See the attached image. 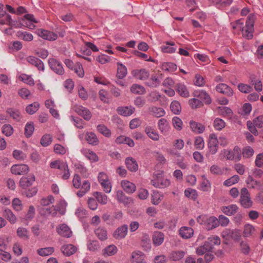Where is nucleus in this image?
Segmentation results:
<instances>
[{
    "instance_id": "c03bdc74",
    "label": "nucleus",
    "mask_w": 263,
    "mask_h": 263,
    "mask_svg": "<svg viewBox=\"0 0 263 263\" xmlns=\"http://www.w3.org/2000/svg\"><path fill=\"white\" fill-rule=\"evenodd\" d=\"M11 240V238L10 236L5 235H0V251L6 250L8 243H9Z\"/></svg>"
},
{
    "instance_id": "0e129e2a",
    "label": "nucleus",
    "mask_w": 263,
    "mask_h": 263,
    "mask_svg": "<svg viewBox=\"0 0 263 263\" xmlns=\"http://www.w3.org/2000/svg\"><path fill=\"white\" fill-rule=\"evenodd\" d=\"M190 106L192 108L196 109L203 106V103L197 98L191 99L189 101Z\"/></svg>"
},
{
    "instance_id": "9b49d317",
    "label": "nucleus",
    "mask_w": 263,
    "mask_h": 263,
    "mask_svg": "<svg viewBox=\"0 0 263 263\" xmlns=\"http://www.w3.org/2000/svg\"><path fill=\"white\" fill-rule=\"evenodd\" d=\"M73 109L87 121L89 120L91 118V114L89 110L81 105H75L73 107Z\"/></svg>"
},
{
    "instance_id": "6ab92c4d",
    "label": "nucleus",
    "mask_w": 263,
    "mask_h": 263,
    "mask_svg": "<svg viewBox=\"0 0 263 263\" xmlns=\"http://www.w3.org/2000/svg\"><path fill=\"white\" fill-rule=\"evenodd\" d=\"M26 60L29 64L35 66L39 70H44V63L39 59L33 56H28L26 58Z\"/></svg>"
},
{
    "instance_id": "ea45409f",
    "label": "nucleus",
    "mask_w": 263,
    "mask_h": 263,
    "mask_svg": "<svg viewBox=\"0 0 263 263\" xmlns=\"http://www.w3.org/2000/svg\"><path fill=\"white\" fill-rule=\"evenodd\" d=\"M190 125L192 131L195 133L200 134L204 131V126L200 123H198L195 121H191L190 122Z\"/></svg>"
},
{
    "instance_id": "09e8293b",
    "label": "nucleus",
    "mask_w": 263,
    "mask_h": 263,
    "mask_svg": "<svg viewBox=\"0 0 263 263\" xmlns=\"http://www.w3.org/2000/svg\"><path fill=\"white\" fill-rule=\"evenodd\" d=\"M54 251L53 247H49L41 248L37 250L38 254L41 256H46L52 254Z\"/></svg>"
},
{
    "instance_id": "c85d7f7f",
    "label": "nucleus",
    "mask_w": 263,
    "mask_h": 263,
    "mask_svg": "<svg viewBox=\"0 0 263 263\" xmlns=\"http://www.w3.org/2000/svg\"><path fill=\"white\" fill-rule=\"evenodd\" d=\"M175 43L174 42H166L165 45L161 47V51L163 53H173L176 51L177 48L174 47Z\"/></svg>"
},
{
    "instance_id": "aec40b11",
    "label": "nucleus",
    "mask_w": 263,
    "mask_h": 263,
    "mask_svg": "<svg viewBox=\"0 0 263 263\" xmlns=\"http://www.w3.org/2000/svg\"><path fill=\"white\" fill-rule=\"evenodd\" d=\"M82 154L91 162H96L99 160V157L94 152L88 148H83Z\"/></svg>"
},
{
    "instance_id": "cd10ccee",
    "label": "nucleus",
    "mask_w": 263,
    "mask_h": 263,
    "mask_svg": "<svg viewBox=\"0 0 263 263\" xmlns=\"http://www.w3.org/2000/svg\"><path fill=\"white\" fill-rule=\"evenodd\" d=\"M127 226L123 225L118 228L114 233V237L116 239H122L124 238L127 235Z\"/></svg>"
},
{
    "instance_id": "37998d69",
    "label": "nucleus",
    "mask_w": 263,
    "mask_h": 263,
    "mask_svg": "<svg viewBox=\"0 0 263 263\" xmlns=\"http://www.w3.org/2000/svg\"><path fill=\"white\" fill-rule=\"evenodd\" d=\"M218 112L219 115L225 118H231L233 115L231 109L227 107H219Z\"/></svg>"
},
{
    "instance_id": "72a5a7b5",
    "label": "nucleus",
    "mask_w": 263,
    "mask_h": 263,
    "mask_svg": "<svg viewBox=\"0 0 263 263\" xmlns=\"http://www.w3.org/2000/svg\"><path fill=\"white\" fill-rule=\"evenodd\" d=\"M125 164L129 171L136 172L138 170V165L135 159L130 157L126 158Z\"/></svg>"
},
{
    "instance_id": "338daca9",
    "label": "nucleus",
    "mask_w": 263,
    "mask_h": 263,
    "mask_svg": "<svg viewBox=\"0 0 263 263\" xmlns=\"http://www.w3.org/2000/svg\"><path fill=\"white\" fill-rule=\"evenodd\" d=\"M74 166L76 170V171L77 173H81L84 176L86 177L87 175V169L84 166L81 164L79 162L76 163L74 164Z\"/></svg>"
},
{
    "instance_id": "603ef678",
    "label": "nucleus",
    "mask_w": 263,
    "mask_h": 263,
    "mask_svg": "<svg viewBox=\"0 0 263 263\" xmlns=\"http://www.w3.org/2000/svg\"><path fill=\"white\" fill-rule=\"evenodd\" d=\"M52 141V137L50 134H46L44 135L40 140L41 144L44 147L49 145Z\"/></svg>"
},
{
    "instance_id": "412c9836",
    "label": "nucleus",
    "mask_w": 263,
    "mask_h": 263,
    "mask_svg": "<svg viewBox=\"0 0 263 263\" xmlns=\"http://www.w3.org/2000/svg\"><path fill=\"white\" fill-rule=\"evenodd\" d=\"M216 91L228 96H232L233 95L232 89L228 85L224 83H220L216 87Z\"/></svg>"
},
{
    "instance_id": "774afa93",
    "label": "nucleus",
    "mask_w": 263,
    "mask_h": 263,
    "mask_svg": "<svg viewBox=\"0 0 263 263\" xmlns=\"http://www.w3.org/2000/svg\"><path fill=\"white\" fill-rule=\"evenodd\" d=\"M39 106L40 105L37 102H34L26 107V111L29 114L32 115L39 109Z\"/></svg>"
},
{
    "instance_id": "39448f33",
    "label": "nucleus",
    "mask_w": 263,
    "mask_h": 263,
    "mask_svg": "<svg viewBox=\"0 0 263 263\" xmlns=\"http://www.w3.org/2000/svg\"><path fill=\"white\" fill-rule=\"evenodd\" d=\"M197 221L200 224H205L206 229L209 230L216 228L219 226L218 220L215 216L208 217L202 215L197 217Z\"/></svg>"
},
{
    "instance_id": "8fccbe9b",
    "label": "nucleus",
    "mask_w": 263,
    "mask_h": 263,
    "mask_svg": "<svg viewBox=\"0 0 263 263\" xmlns=\"http://www.w3.org/2000/svg\"><path fill=\"white\" fill-rule=\"evenodd\" d=\"M17 235L24 240H28L29 238V232L27 229L19 227L16 231Z\"/></svg>"
},
{
    "instance_id": "f257e3e1",
    "label": "nucleus",
    "mask_w": 263,
    "mask_h": 263,
    "mask_svg": "<svg viewBox=\"0 0 263 263\" xmlns=\"http://www.w3.org/2000/svg\"><path fill=\"white\" fill-rule=\"evenodd\" d=\"M255 20V16L251 14L247 17L245 26H243V21L241 19L231 23V26L233 29V32L238 34L241 33L243 37L248 39H251L253 37Z\"/></svg>"
},
{
    "instance_id": "7c9ffc66",
    "label": "nucleus",
    "mask_w": 263,
    "mask_h": 263,
    "mask_svg": "<svg viewBox=\"0 0 263 263\" xmlns=\"http://www.w3.org/2000/svg\"><path fill=\"white\" fill-rule=\"evenodd\" d=\"M132 74L136 78L142 80H146L149 77L148 71L144 69L134 70Z\"/></svg>"
},
{
    "instance_id": "79ce46f5",
    "label": "nucleus",
    "mask_w": 263,
    "mask_h": 263,
    "mask_svg": "<svg viewBox=\"0 0 263 263\" xmlns=\"http://www.w3.org/2000/svg\"><path fill=\"white\" fill-rule=\"evenodd\" d=\"M127 73V70L125 66L120 63H117V76L119 79L124 78Z\"/></svg>"
},
{
    "instance_id": "49530a36",
    "label": "nucleus",
    "mask_w": 263,
    "mask_h": 263,
    "mask_svg": "<svg viewBox=\"0 0 263 263\" xmlns=\"http://www.w3.org/2000/svg\"><path fill=\"white\" fill-rule=\"evenodd\" d=\"M24 134L27 138H30L34 130V124L32 122H28L26 123L24 129Z\"/></svg>"
},
{
    "instance_id": "3c124183",
    "label": "nucleus",
    "mask_w": 263,
    "mask_h": 263,
    "mask_svg": "<svg viewBox=\"0 0 263 263\" xmlns=\"http://www.w3.org/2000/svg\"><path fill=\"white\" fill-rule=\"evenodd\" d=\"M185 196L189 199L195 200L198 197V193L196 190L187 188L184 191Z\"/></svg>"
},
{
    "instance_id": "c756f323",
    "label": "nucleus",
    "mask_w": 263,
    "mask_h": 263,
    "mask_svg": "<svg viewBox=\"0 0 263 263\" xmlns=\"http://www.w3.org/2000/svg\"><path fill=\"white\" fill-rule=\"evenodd\" d=\"M77 248L71 245H65L61 247V251L63 254L67 256H70L76 252Z\"/></svg>"
},
{
    "instance_id": "473e14b6",
    "label": "nucleus",
    "mask_w": 263,
    "mask_h": 263,
    "mask_svg": "<svg viewBox=\"0 0 263 263\" xmlns=\"http://www.w3.org/2000/svg\"><path fill=\"white\" fill-rule=\"evenodd\" d=\"M135 110V108L132 106H124L118 107L117 112L119 114L125 117L130 116Z\"/></svg>"
},
{
    "instance_id": "69168bd1",
    "label": "nucleus",
    "mask_w": 263,
    "mask_h": 263,
    "mask_svg": "<svg viewBox=\"0 0 263 263\" xmlns=\"http://www.w3.org/2000/svg\"><path fill=\"white\" fill-rule=\"evenodd\" d=\"M194 146L198 149H202L204 148V141L202 137L201 136L195 137Z\"/></svg>"
},
{
    "instance_id": "7ed1b4c3",
    "label": "nucleus",
    "mask_w": 263,
    "mask_h": 263,
    "mask_svg": "<svg viewBox=\"0 0 263 263\" xmlns=\"http://www.w3.org/2000/svg\"><path fill=\"white\" fill-rule=\"evenodd\" d=\"M220 154L229 160L239 161L241 159V150L238 146H234L233 149H224Z\"/></svg>"
},
{
    "instance_id": "2eb2a0df",
    "label": "nucleus",
    "mask_w": 263,
    "mask_h": 263,
    "mask_svg": "<svg viewBox=\"0 0 263 263\" xmlns=\"http://www.w3.org/2000/svg\"><path fill=\"white\" fill-rule=\"evenodd\" d=\"M22 21L24 25L30 29H33L35 27L34 24L38 22L31 14H25Z\"/></svg>"
},
{
    "instance_id": "052dcab7",
    "label": "nucleus",
    "mask_w": 263,
    "mask_h": 263,
    "mask_svg": "<svg viewBox=\"0 0 263 263\" xmlns=\"http://www.w3.org/2000/svg\"><path fill=\"white\" fill-rule=\"evenodd\" d=\"M132 258L133 261H135L137 263L141 260H144L145 255L142 252L136 251L132 253Z\"/></svg>"
},
{
    "instance_id": "6e6552de",
    "label": "nucleus",
    "mask_w": 263,
    "mask_h": 263,
    "mask_svg": "<svg viewBox=\"0 0 263 263\" xmlns=\"http://www.w3.org/2000/svg\"><path fill=\"white\" fill-rule=\"evenodd\" d=\"M219 141L217 135L212 133L209 135L208 140V148L210 154L214 155L217 152Z\"/></svg>"
},
{
    "instance_id": "9d476101",
    "label": "nucleus",
    "mask_w": 263,
    "mask_h": 263,
    "mask_svg": "<svg viewBox=\"0 0 263 263\" xmlns=\"http://www.w3.org/2000/svg\"><path fill=\"white\" fill-rule=\"evenodd\" d=\"M29 171V166L25 164L13 165L11 167V173L15 175H22L27 174Z\"/></svg>"
},
{
    "instance_id": "ddd939ff",
    "label": "nucleus",
    "mask_w": 263,
    "mask_h": 263,
    "mask_svg": "<svg viewBox=\"0 0 263 263\" xmlns=\"http://www.w3.org/2000/svg\"><path fill=\"white\" fill-rule=\"evenodd\" d=\"M37 34L43 39L50 41H55L58 37L56 33L43 29H38Z\"/></svg>"
},
{
    "instance_id": "2f4dec72",
    "label": "nucleus",
    "mask_w": 263,
    "mask_h": 263,
    "mask_svg": "<svg viewBox=\"0 0 263 263\" xmlns=\"http://www.w3.org/2000/svg\"><path fill=\"white\" fill-rule=\"evenodd\" d=\"M158 128L163 134H166L169 131L170 127L167 121L163 118L160 119L158 123Z\"/></svg>"
},
{
    "instance_id": "f8f14e48",
    "label": "nucleus",
    "mask_w": 263,
    "mask_h": 263,
    "mask_svg": "<svg viewBox=\"0 0 263 263\" xmlns=\"http://www.w3.org/2000/svg\"><path fill=\"white\" fill-rule=\"evenodd\" d=\"M56 230L58 234L63 237L69 238L72 234V232L70 228L65 223L58 225L57 227Z\"/></svg>"
},
{
    "instance_id": "f03ea898",
    "label": "nucleus",
    "mask_w": 263,
    "mask_h": 263,
    "mask_svg": "<svg viewBox=\"0 0 263 263\" xmlns=\"http://www.w3.org/2000/svg\"><path fill=\"white\" fill-rule=\"evenodd\" d=\"M170 180L164 177L163 171H159L154 174L151 184L155 187L164 189L170 185Z\"/></svg>"
},
{
    "instance_id": "bb28decb",
    "label": "nucleus",
    "mask_w": 263,
    "mask_h": 263,
    "mask_svg": "<svg viewBox=\"0 0 263 263\" xmlns=\"http://www.w3.org/2000/svg\"><path fill=\"white\" fill-rule=\"evenodd\" d=\"M176 92L182 97L187 98L190 96L186 86L183 83H178L175 86Z\"/></svg>"
},
{
    "instance_id": "864d4df0",
    "label": "nucleus",
    "mask_w": 263,
    "mask_h": 263,
    "mask_svg": "<svg viewBox=\"0 0 263 263\" xmlns=\"http://www.w3.org/2000/svg\"><path fill=\"white\" fill-rule=\"evenodd\" d=\"M3 215L9 220L11 223L14 224L16 222V217L10 210H5Z\"/></svg>"
},
{
    "instance_id": "a18cd8bd",
    "label": "nucleus",
    "mask_w": 263,
    "mask_h": 263,
    "mask_svg": "<svg viewBox=\"0 0 263 263\" xmlns=\"http://www.w3.org/2000/svg\"><path fill=\"white\" fill-rule=\"evenodd\" d=\"M226 122L219 118H216L213 121V126L216 130L220 131L226 126Z\"/></svg>"
},
{
    "instance_id": "58836bf2",
    "label": "nucleus",
    "mask_w": 263,
    "mask_h": 263,
    "mask_svg": "<svg viewBox=\"0 0 263 263\" xmlns=\"http://www.w3.org/2000/svg\"><path fill=\"white\" fill-rule=\"evenodd\" d=\"M7 114L15 121H20L21 115L18 110L13 108H10L7 110Z\"/></svg>"
},
{
    "instance_id": "4be33fe9",
    "label": "nucleus",
    "mask_w": 263,
    "mask_h": 263,
    "mask_svg": "<svg viewBox=\"0 0 263 263\" xmlns=\"http://www.w3.org/2000/svg\"><path fill=\"white\" fill-rule=\"evenodd\" d=\"M198 189L203 192H210L211 190V183L203 175L201 176V180L199 183Z\"/></svg>"
},
{
    "instance_id": "680f3d73",
    "label": "nucleus",
    "mask_w": 263,
    "mask_h": 263,
    "mask_svg": "<svg viewBox=\"0 0 263 263\" xmlns=\"http://www.w3.org/2000/svg\"><path fill=\"white\" fill-rule=\"evenodd\" d=\"M95 234L101 240H105L107 238V232L103 228H99L95 231Z\"/></svg>"
},
{
    "instance_id": "393cba45",
    "label": "nucleus",
    "mask_w": 263,
    "mask_h": 263,
    "mask_svg": "<svg viewBox=\"0 0 263 263\" xmlns=\"http://www.w3.org/2000/svg\"><path fill=\"white\" fill-rule=\"evenodd\" d=\"M179 235L183 239H189L194 235L192 228L187 227H182L179 230Z\"/></svg>"
},
{
    "instance_id": "6e6d98bb",
    "label": "nucleus",
    "mask_w": 263,
    "mask_h": 263,
    "mask_svg": "<svg viewBox=\"0 0 263 263\" xmlns=\"http://www.w3.org/2000/svg\"><path fill=\"white\" fill-rule=\"evenodd\" d=\"M185 255V252L183 251H174L171 253L170 258L174 261L179 260Z\"/></svg>"
},
{
    "instance_id": "20e7f679",
    "label": "nucleus",
    "mask_w": 263,
    "mask_h": 263,
    "mask_svg": "<svg viewBox=\"0 0 263 263\" xmlns=\"http://www.w3.org/2000/svg\"><path fill=\"white\" fill-rule=\"evenodd\" d=\"M210 241H213V243L217 245V246L219 245L221 242L220 239L218 236L210 237L203 246H200L196 249V253L198 255H202L207 252L211 251L213 249V245L211 244L209 245Z\"/></svg>"
},
{
    "instance_id": "bf43d9fd",
    "label": "nucleus",
    "mask_w": 263,
    "mask_h": 263,
    "mask_svg": "<svg viewBox=\"0 0 263 263\" xmlns=\"http://www.w3.org/2000/svg\"><path fill=\"white\" fill-rule=\"evenodd\" d=\"M94 196L97 199V201L102 204H105L107 203L108 199L107 196L100 192H96Z\"/></svg>"
},
{
    "instance_id": "5701e85b",
    "label": "nucleus",
    "mask_w": 263,
    "mask_h": 263,
    "mask_svg": "<svg viewBox=\"0 0 263 263\" xmlns=\"http://www.w3.org/2000/svg\"><path fill=\"white\" fill-rule=\"evenodd\" d=\"M238 206L236 204H234L221 207V211L228 216H231L235 214L238 212Z\"/></svg>"
},
{
    "instance_id": "f3484780",
    "label": "nucleus",
    "mask_w": 263,
    "mask_h": 263,
    "mask_svg": "<svg viewBox=\"0 0 263 263\" xmlns=\"http://www.w3.org/2000/svg\"><path fill=\"white\" fill-rule=\"evenodd\" d=\"M193 94L195 98H197L199 100L200 99L206 104H209L211 102V98L205 91L200 90H195Z\"/></svg>"
},
{
    "instance_id": "4c0bfd02",
    "label": "nucleus",
    "mask_w": 263,
    "mask_h": 263,
    "mask_svg": "<svg viewBox=\"0 0 263 263\" xmlns=\"http://www.w3.org/2000/svg\"><path fill=\"white\" fill-rule=\"evenodd\" d=\"M118 250V249L115 245H110L103 250L102 254L104 256H112L116 254Z\"/></svg>"
},
{
    "instance_id": "423d86ee",
    "label": "nucleus",
    "mask_w": 263,
    "mask_h": 263,
    "mask_svg": "<svg viewBox=\"0 0 263 263\" xmlns=\"http://www.w3.org/2000/svg\"><path fill=\"white\" fill-rule=\"evenodd\" d=\"M98 180L104 191L109 193L111 191L112 185L108 175L104 172H100L98 174Z\"/></svg>"
},
{
    "instance_id": "4d7b16f0",
    "label": "nucleus",
    "mask_w": 263,
    "mask_h": 263,
    "mask_svg": "<svg viewBox=\"0 0 263 263\" xmlns=\"http://www.w3.org/2000/svg\"><path fill=\"white\" fill-rule=\"evenodd\" d=\"M170 108L174 114H179L181 110V106L180 103L177 101H173L171 105Z\"/></svg>"
},
{
    "instance_id": "e433bc0d",
    "label": "nucleus",
    "mask_w": 263,
    "mask_h": 263,
    "mask_svg": "<svg viewBox=\"0 0 263 263\" xmlns=\"http://www.w3.org/2000/svg\"><path fill=\"white\" fill-rule=\"evenodd\" d=\"M145 132L147 136L154 141H158L159 139V135L157 132L150 126H147L145 128Z\"/></svg>"
},
{
    "instance_id": "5fc2aeb1",
    "label": "nucleus",
    "mask_w": 263,
    "mask_h": 263,
    "mask_svg": "<svg viewBox=\"0 0 263 263\" xmlns=\"http://www.w3.org/2000/svg\"><path fill=\"white\" fill-rule=\"evenodd\" d=\"M19 79L24 83L30 86H33L34 85V80L30 75L23 73L20 76Z\"/></svg>"
},
{
    "instance_id": "b1692460",
    "label": "nucleus",
    "mask_w": 263,
    "mask_h": 263,
    "mask_svg": "<svg viewBox=\"0 0 263 263\" xmlns=\"http://www.w3.org/2000/svg\"><path fill=\"white\" fill-rule=\"evenodd\" d=\"M149 114L156 118L163 117L165 114V111L162 107L153 106L148 108Z\"/></svg>"
},
{
    "instance_id": "e2e57ef3",
    "label": "nucleus",
    "mask_w": 263,
    "mask_h": 263,
    "mask_svg": "<svg viewBox=\"0 0 263 263\" xmlns=\"http://www.w3.org/2000/svg\"><path fill=\"white\" fill-rule=\"evenodd\" d=\"M132 92L136 94H143L145 92V88L141 85L135 84L130 88Z\"/></svg>"
},
{
    "instance_id": "f704fd0d",
    "label": "nucleus",
    "mask_w": 263,
    "mask_h": 263,
    "mask_svg": "<svg viewBox=\"0 0 263 263\" xmlns=\"http://www.w3.org/2000/svg\"><path fill=\"white\" fill-rule=\"evenodd\" d=\"M85 138L89 144L97 145L99 143V140L94 133L87 132L86 134Z\"/></svg>"
},
{
    "instance_id": "0eeeda50",
    "label": "nucleus",
    "mask_w": 263,
    "mask_h": 263,
    "mask_svg": "<svg viewBox=\"0 0 263 263\" xmlns=\"http://www.w3.org/2000/svg\"><path fill=\"white\" fill-rule=\"evenodd\" d=\"M240 203L245 208H250L252 205V201L251 199L250 194L248 190L243 187L241 190Z\"/></svg>"
},
{
    "instance_id": "a19ab883",
    "label": "nucleus",
    "mask_w": 263,
    "mask_h": 263,
    "mask_svg": "<svg viewBox=\"0 0 263 263\" xmlns=\"http://www.w3.org/2000/svg\"><path fill=\"white\" fill-rule=\"evenodd\" d=\"M256 230L255 228L250 224H246L244 226L243 232V236L245 237H250L255 234Z\"/></svg>"
},
{
    "instance_id": "13d9d810",
    "label": "nucleus",
    "mask_w": 263,
    "mask_h": 263,
    "mask_svg": "<svg viewBox=\"0 0 263 263\" xmlns=\"http://www.w3.org/2000/svg\"><path fill=\"white\" fill-rule=\"evenodd\" d=\"M98 131L106 137H109L111 136L110 130L104 125L100 124L97 127Z\"/></svg>"
},
{
    "instance_id": "dca6fc26",
    "label": "nucleus",
    "mask_w": 263,
    "mask_h": 263,
    "mask_svg": "<svg viewBox=\"0 0 263 263\" xmlns=\"http://www.w3.org/2000/svg\"><path fill=\"white\" fill-rule=\"evenodd\" d=\"M121 186L122 189L127 194H133L136 190V185L127 180H123L121 181Z\"/></svg>"
},
{
    "instance_id": "a878e982",
    "label": "nucleus",
    "mask_w": 263,
    "mask_h": 263,
    "mask_svg": "<svg viewBox=\"0 0 263 263\" xmlns=\"http://www.w3.org/2000/svg\"><path fill=\"white\" fill-rule=\"evenodd\" d=\"M164 235L163 233L159 231H155L152 236L153 245L156 246H160L164 241Z\"/></svg>"
},
{
    "instance_id": "c9c22d12",
    "label": "nucleus",
    "mask_w": 263,
    "mask_h": 263,
    "mask_svg": "<svg viewBox=\"0 0 263 263\" xmlns=\"http://www.w3.org/2000/svg\"><path fill=\"white\" fill-rule=\"evenodd\" d=\"M161 68L162 70L173 72L177 70V66L173 62H163L161 64Z\"/></svg>"
},
{
    "instance_id": "de8ad7c7",
    "label": "nucleus",
    "mask_w": 263,
    "mask_h": 263,
    "mask_svg": "<svg viewBox=\"0 0 263 263\" xmlns=\"http://www.w3.org/2000/svg\"><path fill=\"white\" fill-rule=\"evenodd\" d=\"M16 35L19 39L26 42H30L33 39V35L27 32L18 31Z\"/></svg>"
},
{
    "instance_id": "1a4fd4ad",
    "label": "nucleus",
    "mask_w": 263,
    "mask_h": 263,
    "mask_svg": "<svg viewBox=\"0 0 263 263\" xmlns=\"http://www.w3.org/2000/svg\"><path fill=\"white\" fill-rule=\"evenodd\" d=\"M48 64L50 68L56 73L62 75L64 73V69L62 64L54 58H50L48 60Z\"/></svg>"
},
{
    "instance_id": "4468645a",
    "label": "nucleus",
    "mask_w": 263,
    "mask_h": 263,
    "mask_svg": "<svg viewBox=\"0 0 263 263\" xmlns=\"http://www.w3.org/2000/svg\"><path fill=\"white\" fill-rule=\"evenodd\" d=\"M116 194L117 200L119 202L123 203L124 205L127 206L133 203V199L126 196L122 191L118 190Z\"/></svg>"
},
{
    "instance_id": "a211bd4d",
    "label": "nucleus",
    "mask_w": 263,
    "mask_h": 263,
    "mask_svg": "<svg viewBox=\"0 0 263 263\" xmlns=\"http://www.w3.org/2000/svg\"><path fill=\"white\" fill-rule=\"evenodd\" d=\"M35 181V176L33 174H30L27 177H22L20 181V186L26 189L31 186Z\"/></svg>"
}]
</instances>
